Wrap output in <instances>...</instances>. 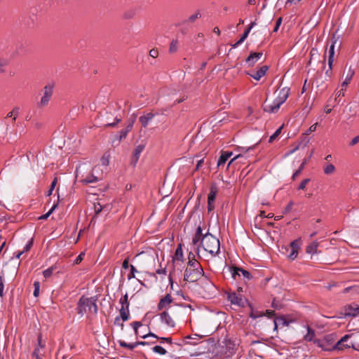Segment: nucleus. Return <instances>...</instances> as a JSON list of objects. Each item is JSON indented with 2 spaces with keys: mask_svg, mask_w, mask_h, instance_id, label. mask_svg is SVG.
Returning <instances> with one entry per match:
<instances>
[{
  "mask_svg": "<svg viewBox=\"0 0 359 359\" xmlns=\"http://www.w3.org/2000/svg\"><path fill=\"white\" fill-rule=\"evenodd\" d=\"M318 247V243L313 241L306 247V252L308 254L313 255L317 252Z\"/></svg>",
  "mask_w": 359,
  "mask_h": 359,
  "instance_id": "obj_27",
  "label": "nucleus"
},
{
  "mask_svg": "<svg viewBox=\"0 0 359 359\" xmlns=\"http://www.w3.org/2000/svg\"><path fill=\"white\" fill-rule=\"evenodd\" d=\"M133 124L134 120H132L129 122V123L125 128L122 129L118 132V134L116 135V139L118 142H121L123 139H125L127 137L128 133L130 132L131 130L133 129Z\"/></svg>",
  "mask_w": 359,
  "mask_h": 359,
  "instance_id": "obj_16",
  "label": "nucleus"
},
{
  "mask_svg": "<svg viewBox=\"0 0 359 359\" xmlns=\"http://www.w3.org/2000/svg\"><path fill=\"white\" fill-rule=\"evenodd\" d=\"M200 286L203 288L205 294H210L215 290V285L204 273V276L199 280Z\"/></svg>",
  "mask_w": 359,
  "mask_h": 359,
  "instance_id": "obj_8",
  "label": "nucleus"
},
{
  "mask_svg": "<svg viewBox=\"0 0 359 359\" xmlns=\"http://www.w3.org/2000/svg\"><path fill=\"white\" fill-rule=\"evenodd\" d=\"M83 181L86 183V184H90V183H95V182H97L98 181V178L97 177H95L94 175L93 174H90V175H87L83 180Z\"/></svg>",
  "mask_w": 359,
  "mask_h": 359,
  "instance_id": "obj_36",
  "label": "nucleus"
},
{
  "mask_svg": "<svg viewBox=\"0 0 359 359\" xmlns=\"http://www.w3.org/2000/svg\"><path fill=\"white\" fill-rule=\"evenodd\" d=\"M53 93V86L48 84L44 86L43 88V95L41 98L40 102L38 103L39 107H44L46 106Z\"/></svg>",
  "mask_w": 359,
  "mask_h": 359,
  "instance_id": "obj_7",
  "label": "nucleus"
},
{
  "mask_svg": "<svg viewBox=\"0 0 359 359\" xmlns=\"http://www.w3.org/2000/svg\"><path fill=\"white\" fill-rule=\"evenodd\" d=\"M227 299L232 304L238 306H244V301L240 293L237 294L235 292H229L227 294Z\"/></svg>",
  "mask_w": 359,
  "mask_h": 359,
  "instance_id": "obj_11",
  "label": "nucleus"
},
{
  "mask_svg": "<svg viewBox=\"0 0 359 359\" xmlns=\"http://www.w3.org/2000/svg\"><path fill=\"white\" fill-rule=\"evenodd\" d=\"M130 325L133 327V328L134 330L135 334L137 337L139 336L138 328L140 327L141 326H142V323L140 321H135V322H133L130 324Z\"/></svg>",
  "mask_w": 359,
  "mask_h": 359,
  "instance_id": "obj_43",
  "label": "nucleus"
},
{
  "mask_svg": "<svg viewBox=\"0 0 359 359\" xmlns=\"http://www.w3.org/2000/svg\"><path fill=\"white\" fill-rule=\"evenodd\" d=\"M178 44L179 42L177 39H172L170 43L169 52L171 53L177 52L178 50Z\"/></svg>",
  "mask_w": 359,
  "mask_h": 359,
  "instance_id": "obj_35",
  "label": "nucleus"
},
{
  "mask_svg": "<svg viewBox=\"0 0 359 359\" xmlns=\"http://www.w3.org/2000/svg\"><path fill=\"white\" fill-rule=\"evenodd\" d=\"M152 350L154 352L158 353L160 355H165L167 353L166 350L163 347L158 345L153 347Z\"/></svg>",
  "mask_w": 359,
  "mask_h": 359,
  "instance_id": "obj_44",
  "label": "nucleus"
},
{
  "mask_svg": "<svg viewBox=\"0 0 359 359\" xmlns=\"http://www.w3.org/2000/svg\"><path fill=\"white\" fill-rule=\"evenodd\" d=\"M232 152L229 151H224L222 153L219 158L217 161V166L219 167L222 165H224L226 161L231 156Z\"/></svg>",
  "mask_w": 359,
  "mask_h": 359,
  "instance_id": "obj_25",
  "label": "nucleus"
},
{
  "mask_svg": "<svg viewBox=\"0 0 359 359\" xmlns=\"http://www.w3.org/2000/svg\"><path fill=\"white\" fill-rule=\"evenodd\" d=\"M336 334L334 333L326 334L322 339H318L314 341V344L318 346L324 351H334V341Z\"/></svg>",
  "mask_w": 359,
  "mask_h": 359,
  "instance_id": "obj_4",
  "label": "nucleus"
},
{
  "mask_svg": "<svg viewBox=\"0 0 359 359\" xmlns=\"http://www.w3.org/2000/svg\"><path fill=\"white\" fill-rule=\"evenodd\" d=\"M34 290L33 294L35 297H37L39 295V290H40V283L39 281H35L34 283Z\"/></svg>",
  "mask_w": 359,
  "mask_h": 359,
  "instance_id": "obj_49",
  "label": "nucleus"
},
{
  "mask_svg": "<svg viewBox=\"0 0 359 359\" xmlns=\"http://www.w3.org/2000/svg\"><path fill=\"white\" fill-rule=\"evenodd\" d=\"M293 205H294L293 201H290L284 210V213L290 212L292 210Z\"/></svg>",
  "mask_w": 359,
  "mask_h": 359,
  "instance_id": "obj_60",
  "label": "nucleus"
},
{
  "mask_svg": "<svg viewBox=\"0 0 359 359\" xmlns=\"http://www.w3.org/2000/svg\"><path fill=\"white\" fill-rule=\"evenodd\" d=\"M241 280H243L244 282H246L252 278V276L248 271L245 270L242 268H241Z\"/></svg>",
  "mask_w": 359,
  "mask_h": 359,
  "instance_id": "obj_31",
  "label": "nucleus"
},
{
  "mask_svg": "<svg viewBox=\"0 0 359 359\" xmlns=\"http://www.w3.org/2000/svg\"><path fill=\"white\" fill-rule=\"evenodd\" d=\"M119 303L121 304V308L129 309L130 303L128 301V296L127 293H126L122 297H121V299H119Z\"/></svg>",
  "mask_w": 359,
  "mask_h": 359,
  "instance_id": "obj_30",
  "label": "nucleus"
},
{
  "mask_svg": "<svg viewBox=\"0 0 359 359\" xmlns=\"http://www.w3.org/2000/svg\"><path fill=\"white\" fill-rule=\"evenodd\" d=\"M269 69V67L266 65H264L261 67L257 71H256L253 74L248 73L249 76H250L254 79L259 81L262 76H264L266 72Z\"/></svg>",
  "mask_w": 359,
  "mask_h": 359,
  "instance_id": "obj_20",
  "label": "nucleus"
},
{
  "mask_svg": "<svg viewBox=\"0 0 359 359\" xmlns=\"http://www.w3.org/2000/svg\"><path fill=\"white\" fill-rule=\"evenodd\" d=\"M204 271L200 262L196 259L195 255L190 252L188 256V262L184 273V280L195 283L204 276Z\"/></svg>",
  "mask_w": 359,
  "mask_h": 359,
  "instance_id": "obj_1",
  "label": "nucleus"
},
{
  "mask_svg": "<svg viewBox=\"0 0 359 359\" xmlns=\"http://www.w3.org/2000/svg\"><path fill=\"white\" fill-rule=\"evenodd\" d=\"M204 250L209 252L212 256L215 257L220 252V244L218 238L209 232L205 234V241L201 244Z\"/></svg>",
  "mask_w": 359,
  "mask_h": 359,
  "instance_id": "obj_3",
  "label": "nucleus"
},
{
  "mask_svg": "<svg viewBox=\"0 0 359 359\" xmlns=\"http://www.w3.org/2000/svg\"><path fill=\"white\" fill-rule=\"evenodd\" d=\"M271 306L275 309H277V310H279L281 309V304L278 302H276L275 299H273V302H272V304H271Z\"/></svg>",
  "mask_w": 359,
  "mask_h": 359,
  "instance_id": "obj_61",
  "label": "nucleus"
},
{
  "mask_svg": "<svg viewBox=\"0 0 359 359\" xmlns=\"http://www.w3.org/2000/svg\"><path fill=\"white\" fill-rule=\"evenodd\" d=\"M33 245V238H31L24 247L23 252L29 251Z\"/></svg>",
  "mask_w": 359,
  "mask_h": 359,
  "instance_id": "obj_55",
  "label": "nucleus"
},
{
  "mask_svg": "<svg viewBox=\"0 0 359 359\" xmlns=\"http://www.w3.org/2000/svg\"><path fill=\"white\" fill-rule=\"evenodd\" d=\"M346 89L344 88H341L340 90H337L335 93V100L337 101V99H339L340 97L344 96V90Z\"/></svg>",
  "mask_w": 359,
  "mask_h": 359,
  "instance_id": "obj_54",
  "label": "nucleus"
},
{
  "mask_svg": "<svg viewBox=\"0 0 359 359\" xmlns=\"http://www.w3.org/2000/svg\"><path fill=\"white\" fill-rule=\"evenodd\" d=\"M119 314L118 317L120 318L123 322L128 320L130 318L129 309L121 308L119 309Z\"/></svg>",
  "mask_w": 359,
  "mask_h": 359,
  "instance_id": "obj_26",
  "label": "nucleus"
},
{
  "mask_svg": "<svg viewBox=\"0 0 359 359\" xmlns=\"http://www.w3.org/2000/svg\"><path fill=\"white\" fill-rule=\"evenodd\" d=\"M160 320L168 327H175V323L167 311H163L159 314Z\"/></svg>",
  "mask_w": 359,
  "mask_h": 359,
  "instance_id": "obj_12",
  "label": "nucleus"
},
{
  "mask_svg": "<svg viewBox=\"0 0 359 359\" xmlns=\"http://www.w3.org/2000/svg\"><path fill=\"white\" fill-rule=\"evenodd\" d=\"M278 325H281L283 326H287L289 325V322L287 321L285 317L281 316L280 318H276Z\"/></svg>",
  "mask_w": 359,
  "mask_h": 359,
  "instance_id": "obj_50",
  "label": "nucleus"
},
{
  "mask_svg": "<svg viewBox=\"0 0 359 359\" xmlns=\"http://www.w3.org/2000/svg\"><path fill=\"white\" fill-rule=\"evenodd\" d=\"M299 249V246L298 244V241L295 240L290 243L289 248L287 251L290 250V252L287 255L288 258L291 260H294L298 255V251Z\"/></svg>",
  "mask_w": 359,
  "mask_h": 359,
  "instance_id": "obj_15",
  "label": "nucleus"
},
{
  "mask_svg": "<svg viewBox=\"0 0 359 359\" xmlns=\"http://www.w3.org/2000/svg\"><path fill=\"white\" fill-rule=\"evenodd\" d=\"M354 72H349L347 76H346L345 80L341 83V88H344L346 89V86L348 85V83L351 82L352 77L353 76Z\"/></svg>",
  "mask_w": 359,
  "mask_h": 359,
  "instance_id": "obj_39",
  "label": "nucleus"
},
{
  "mask_svg": "<svg viewBox=\"0 0 359 359\" xmlns=\"http://www.w3.org/2000/svg\"><path fill=\"white\" fill-rule=\"evenodd\" d=\"M311 181L309 178L304 179L302 181L300 184L299 185L297 189L298 190H304L306 188V184Z\"/></svg>",
  "mask_w": 359,
  "mask_h": 359,
  "instance_id": "obj_51",
  "label": "nucleus"
},
{
  "mask_svg": "<svg viewBox=\"0 0 359 359\" xmlns=\"http://www.w3.org/2000/svg\"><path fill=\"white\" fill-rule=\"evenodd\" d=\"M205 241V234L202 233V229L201 226L196 228L194 236L192 238V244L197 245V254L199 253V248Z\"/></svg>",
  "mask_w": 359,
  "mask_h": 359,
  "instance_id": "obj_10",
  "label": "nucleus"
},
{
  "mask_svg": "<svg viewBox=\"0 0 359 359\" xmlns=\"http://www.w3.org/2000/svg\"><path fill=\"white\" fill-rule=\"evenodd\" d=\"M19 107H15L12 109L11 111H10L8 114H7V117H12L13 115H15V116L13 117V121H15L16 120V116L19 113Z\"/></svg>",
  "mask_w": 359,
  "mask_h": 359,
  "instance_id": "obj_48",
  "label": "nucleus"
},
{
  "mask_svg": "<svg viewBox=\"0 0 359 359\" xmlns=\"http://www.w3.org/2000/svg\"><path fill=\"white\" fill-rule=\"evenodd\" d=\"M289 93H290V88H283L280 90L278 95L275 100H277L281 104H283L287 99Z\"/></svg>",
  "mask_w": 359,
  "mask_h": 359,
  "instance_id": "obj_22",
  "label": "nucleus"
},
{
  "mask_svg": "<svg viewBox=\"0 0 359 359\" xmlns=\"http://www.w3.org/2000/svg\"><path fill=\"white\" fill-rule=\"evenodd\" d=\"M94 209L95 215H97L102 210V206L99 203H95Z\"/></svg>",
  "mask_w": 359,
  "mask_h": 359,
  "instance_id": "obj_57",
  "label": "nucleus"
},
{
  "mask_svg": "<svg viewBox=\"0 0 359 359\" xmlns=\"http://www.w3.org/2000/svg\"><path fill=\"white\" fill-rule=\"evenodd\" d=\"M336 170L335 166L332 164H327L323 168V172L325 175H331L333 174Z\"/></svg>",
  "mask_w": 359,
  "mask_h": 359,
  "instance_id": "obj_32",
  "label": "nucleus"
},
{
  "mask_svg": "<svg viewBox=\"0 0 359 359\" xmlns=\"http://www.w3.org/2000/svg\"><path fill=\"white\" fill-rule=\"evenodd\" d=\"M351 334H346L342 337L337 343L334 344V350L343 351L345 348H352L359 351V341L348 343V340L351 338Z\"/></svg>",
  "mask_w": 359,
  "mask_h": 359,
  "instance_id": "obj_5",
  "label": "nucleus"
},
{
  "mask_svg": "<svg viewBox=\"0 0 359 359\" xmlns=\"http://www.w3.org/2000/svg\"><path fill=\"white\" fill-rule=\"evenodd\" d=\"M249 316L251 318L256 319V318L264 316V313L262 311L255 310L251 307V310H250Z\"/></svg>",
  "mask_w": 359,
  "mask_h": 359,
  "instance_id": "obj_33",
  "label": "nucleus"
},
{
  "mask_svg": "<svg viewBox=\"0 0 359 359\" xmlns=\"http://www.w3.org/2000/svg\"><path fill=\"white\" fill-rule=\"evenodd\" d=\"M281 105L282 104L274 100L272 104H266L264 107V111L270 114H275L278 111Z\"/></svg>",
  "mask_w": 359,
  "mask_h": 359,
  "instance_id": "obj_19",
  "label": "nucleus"
},
{
  "mask_svg": "<svg viewBox=\"0 0 359 359\" xmlns=\"http://www.w3.org/2000/svg\"><path fill=\"white\" fill-rule=\"evenodd\" d=\"M57 183V177H55L51 182L49 190L47 191V194H46L47 196H50L53 194V191L55 189Z\"/></svg>",
  "mask_w": 359,
  "mask_h": 359,
  "instance_id": "obj_45",
  "label": "nucleus"
},
{
  "mask_svg": "<svg viewBox=\"0 0 359 359\" xmlns=\"http://www.w3.org/2000/svg\"><path fill=\"white\" fill-rule=\"evenodd\" d=\"M339 39V36H337L335 34H334L331 38V44L328 50V66H332L334 61V46L335 43H337V40Z\"/></svg>",
  "mask_w": 359,
  "mask_h": 359,
  "instance_id": "obj_13",
  "label": "nucleus"
},
{
  "mask_svg": "<svg viewBox=\"0 0 359 359\" xmlns=\"http://www.w3.org/2000/svg\"><path fill=\"white\" fill-rule=\"evenodd\" d=\"M344 316L346 317H357L359 316V305L356 303H351L346 305L344 308Z\"/></svg>",
  "mask_w": 359,
  "mask_h": 359,
  "instance_id": "obj_9",
  "label": "nucleus"
},
{
  "mask_svg": "<svg viewBox=\"0 0 359 359\" xmlns=\"http://www.w3.org/2000/svg\"><path fill=\"white\" fill-rule=\"evenodd\" d=\"M217 349V354L219 355L221 358H228L231 357L234 353V348L231 343L223 342V344H219Z\"/></svg>",
  "mask_w": 359,
  "mask_h": 359,
  "instance_id": "obj_6",
  "label": "nucleus"
},
{
  "mask_svg": "<svg viewBox=\"0 0 359 359\" xmlns=\"http://www.w3.org/2000/svg\"><path fill=\"white\" fill-rule=\"evenodd\" d=\"M121 121V118H118L117 116L115 117L114 121L113 123H108L105 126L107 127H114L116 126L118 123H120Z\"/></svg>",
  "mask_w": 359,
  "mask_h": 359,
  "instance_id": "obj_56",
  "label": "nucleus"
},
{
  "mask_svg": "<svg viewBox=\"0 0 359 359\" xmlns=\"http://www.w3.org/2000/svg\"><path fill=\"white\" fill-rule=\"evenodd\" d=\"M183 259V251L182 245L180 244L177 248L175 255L173 256V260L182 261Z\"/></svg>",
  "mask_w": 359,
  "mask_h": 359,
  "instance_id": "obj_29",
  "label": "nucleus"
},
{
  "mask_svg": "<svg viewBox=\"0 0 359 359\" xmlns=\"http://www.w3.org/2000/svg\"><path fill=\"white\" fill-rule=\"evenodd\" d=\"M97 301V296L86 297L84 295H82L79 299L77 306L76 308L77 313L81 316H83V315L87 312L96 315L98 311Z\"/></svg>",
  "mask_w": 359,
  "mask_h": 359,
  "instance_id": "obj_2",
  "label": "nucleus"
},
{
  "mask_svg": "<svg viewBox=\"0 0 359 359\" xmlns=\"http://www.w3.org/2000/svg\"><path fill=\"white\" fill-rule=\"evenodd\" d=\"M85 255V253L84 252H81L77 257L75 259V260L74 261V263L75 264H79L80 262H81V261L83 260V257Z\"/></svg>",
  "mask_w": 359,
  "mask_h": 359,
  "instance_id": "obj_58",
  "label": "nucleus"
},
{
  "mask_svg": "<svg viewBox=\"0 0 359 359\" xmlns=\"http://www.w3.org/2000/svg\"><path fill=\"white\" fill-rule=\"evenodd\" d=\"M144 144H139L135 148L133 156L131 157V165H133V166L136 165L139 160L140 156L144 149Z\"/></svg>",
  "mask_w": 359,
  "mask_h": 359,
  "instance_id": "obj_17",
  "label": "nucleus"
},
{
  "mask_svg": "<svg viewBox=\"0 0 359 359\" xmlns=\"http://www.w3.org/2000/svg\"><path fill=\"white\" fill-rule=\"evenodd\" d=\"M201 17V14L199 11L196 12L193 15L189 17L187 20H185L186 22H194L197 19Z\"/></svg>",
  "mask_w": 359,
  "mask_h": 359,
  "instance_id": "obj_41",
  "label": "nucleus"
},
{
  "mask_svg": "<svg viewBox=\"0 0 359 359\" xmlns=\"http://www.w3.org/2000/svg\"><path fill=\"white\" fill-rule=\"evenodd\" d=\"M57 269V266L55 265H53L50 267L48 268L47 269L44 270L43 271V275L45 278H50L53 273V271Z\"/></svg>",
  "mask_w": 359,
  "mask_h": 359,
  "instance_id": "obj_34",
  "label": "nucleus"
},
{
  "mask_svg": "<svg viewBox=\"0 0 359 359\" xmlns=\"http://www.w3.org/2000/svg\"><path fill=\"white\" fill-rule=\"evenodd\" d=\"M121 320H122L120 318L116 316L114 319V325L120 327L121 328V330H123V327H124V324L123 322H121Z\"/></svg>",
  "mask_w": 359,
  "mask_h": 359,
  "instance_id": "obj_53",
  "label": "nucleus"
},
{
  "mask_svg": "<svg viewBox=\"0 0 359 359\" xmlns=\"http://www.w3.org/2000/svg\"><path fill=\"white\" fill-rule=\"evenodd\" d=\"M283 128V125L280 126L275 131V133L270 136L269 140V143H272L279 136V135L281 133V130H282Z\"/></svg>",
  "mask_w": 359,
  "mask_h": 359,
  "instance_id": "obj_38",
  "label": "nucleus"
},
{
  "mask_svg": "<svg viewBox=\"0 0 359 359\" xmlns=\"http://www.w3.org/2000/svg\"><path fill=\"white\" fill-rule=\"evenodd\" d=\"M173 299L170 294H167L165 296L162 297L158 305H157V309L158 311H162L164 309H168L170 306V304L172 302Z\"/></svg>",
  "mask_w": 359,
  "mask_h": 359,
  "instance_id": "obj_14",
  "label": "nucleus"
},
{
  "mask_svg": "<svg viewBox=\"0 0 359 359\" xmlns=\"http://www.w3.org/2000/svg\"><path fill=\"white\" fill-rule=\"evenodd\" d=\"M57 203H58L57 202L53 204V205L51 207V208L49 210V211L48 212H46V214L40 216L39 217V219H46L53 213V212L55 210V208L57 207Z\"/></svg>",
  "mask_w": 359,
  "mask_h": 359,
  "instance_id": "obj_37",
  "label": "nucleus"
},
{
  "mask_svg": "<svg viewBox=\"0 0 359 359\" xmlns=\"http://www.w3.org/2000/svg\"><path fill=\"white\" fill-rule=\"evenodd\" d=\"M4 296V273H0V297L2 298Z\"/></svg>",
  "mask_w": 359,
  "mask_h": 359,
  "instance_id": "obj_42",
  "label": "nucleus"
},
{
  "mask_svg": "<svg viewBox=\"0 0 359 359\" xmlns=\"http://www.w3.org/2000/svg\"><path fill=\"white\" fill-rule=\"evenodd\" d=\"M305 165H306V161H304L301 163L299 168L293 173V175L292 176V180H294L296 179V177L301 174V172H302V170L304 168Z\"/></svg>",
  "mask_w": 359,
  "mask_h": 359,
  "instance_id": "obj_40",
  "label": "nucleus"
},
{
  "mask_svg": "<svg viewBox=\"0 0 359 359\" xmlns=\"http://www.w3.org/2000/svg\"><path fill=\"white\" fill-rule=\"evenodd\" d=\"M358 142H359V135L352 139V140L349 143V145L352 147L356 144Z\"/></svg>",
  "mask_w": 359,
  "mask_h": 359,
  "instance_id": "obj_64",
  "label": "nucleus"
},
{
  "mask_svg": "<svg viewBox=\"0 0 359 359\" xmlns=\"http://www.w3.org/2000/svg\"><path fill=\"white\" fill-rule=\"evenodd\" d=\"M155 114L149 112L145 115L141 116L139 117V121L141 123L143 128L147 127L149 123L152 121L154 118Z\"/></svg>",
  "mask_w": 359,
  "mask_h": 359,
  "instance_id": "obj_21",
  "label": "nucleus"
},
{
  "mask_svg": "<svg viewBox=\"0 0 359 359\" xmlns=\"http://www.w3.org/2000/svg\"><path fill=\"white\" fill-rule=\"evenodd\" d=\"M149 55L153 57V58H156L158 55V51L157 49H151L150 51H149Z\"/></svg>",
  "mask_w": 359,
  "mask_h": 359,
  "instance_id": "obj_63",
  "label": "nucleus"
},
{
  "mask_svg": "<svg viewBox=\"0 0 359 359\" xmlns=\"http://www.w3.org/2000/svg\"><path fill=\"white\" fill-rule=\"evenodd\" d=\"M307 333L304 336V340L307 342H313L318 339H316V332L309 326H306Z\"/></svg>",
  "mask_w": 359,
  "mask_h": 359,
  "instance_id": "obj_24",
  "label": "nucleus"
},
{
  "mask_svg": "<svg viewBox=\"0 0 359 359\" xmlns=\"http://www.w3.org/2000/svg\"><path fill=\"white\" fill-rule=\"evenodd\" d=\"M37 342H38V346L36 347H39V348H43L45 347V344L42 343V335L41 333L38 334Z\"/></svg>",
  "mask_w": 359,
  "mask_h": 359,
  "instance_id": "obj_59",
  "label": "nucleus"
},
{
  "mask_svg": "<svg viewBox=\"0 0 359 359\" xmlns=\"http://www.w3.org/2000/svg\"><path fill=\"white\" fill-rule=\"evenodd\" d=\"M229 271L231 274V278L235 281H238L241 280V268L236 266H230L229 267Z\"/></svg>",
  "mask_w": 359,
  "mask_h": 359,
  "instance_id": "obj_18",
  "label": "nucleus"
},
{
  "mask_svg": "<svg viewBox=\"0 0 359 359\" xmlns=\"http://www.w3.org/2000/svg\"><path fill=\"white\" fill-rule=\"evenodd\" d=\"M137 272V270L135 267L133 265H130V272L128 275V279L130 280L132 278H134L135 277V273Z\"/></svg>",
  "mask_w": 359,
  "mask_h": 359,
  "instance_id": "obj_52",
  "label": "nucleus"
},
{
  "mask_svg": "<svg viewBox=\"0 0 359 359\" xmlns=\"http://www.w3.org/2000/svg\"><path fill=\"white\" fill-rule=\"evenodd\" d=\"M281 23H282V18L280 17L276 20V26L273 29V32H276L278 30L279 27L281 25Z\"/></svg>",
  "mask_w": 359,
  "mask_h": 359,
  "instance_id": "obj_62",
  "label": "nucleus"
},
{
  "mask_svg": "<svg viewBox=\"0 0 359 359\" xmlns=\"http://www.w3.org/2000/svg\"><path fill=\"white\" fill-rule=\"evenodd\" d=\"M256 25L255 22H252L249 27L244 31L242 36L243 38L247 39L250 30L252 29V27Z\"/></svg>",
  "mask_w": 359,
  "mask_h": 359,
  "instance_id": "obj_47",
  "label": "nucleus"
},
{
  "mask_svg": "<svg viewBox=\"0 0 359 359\" xmlns=\"http://www.w3.org/2000/svg\"><path fill=\"white\" fill-rule=\"evenodd\" d=\"M262 53H251L250 55L246 58L245 61L250 67H252L256 62L259 60L262 56Z\"/></svg>",
  "mask_w": 359,
  "mask_h": 359,
  "instance_id": "obj_23",
  "label": "nucleus"
},
{
  "mask_svg": "<svg viewBox=\"0 0 359 359\" xmlns=\"http://www.w3.org/2000/svg\"><path fill=\"white\" fill-rule=\"evenodd\" d=\"M101 163L104 166H107L109 163V154L105 153L101 158Z\"/></svg>",
  "mask_w": 359,
  "mask_h": 359,
  "instance_id": "obj_46",
  "label": "nucleus"
},
{
  "mask_svg": "<svg viewBox=\"0 0 359 359\" xmlns=\"http://www.w3.org/2000/svg\"><path fill=\"white\" fill-rule=\"evenodd\" d=\"M217 194V189L215 186H212L210 189V193L208 196V201L215 202Z\"/></svg>",
  "mask_w": 359,
  "mask_h": 359,
  "instance_id": "obj_28",
  "label": "nucleus"
}]
</instances>
